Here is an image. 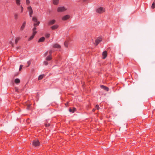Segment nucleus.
Wrapping results in <instances>:
<instances>
[{
  "instance_id": "f257e3e1",
  "label": "nucleus",
  "mask_w": 155,
  "mask_h": 155,
  "mask_svg": "<svg viewBox=\"0 0 155 155\" xmlns=\"http://www.w3.org/2000/svg\"><path fill=\"white\" fill-rule=\"evenodd\" d=\"M32 21L35 23L34 24V27H36L39 25L40 22L38 21L37 18L35 17H34L32 18Z\"/></svg>"
},
{
  "instance_id": "f03ea898",
  "label": "nucleus",
  "mask_w": 155,
  "mask_h": 155,
  "mask_svg": "<svg viewBox=\"0 0 155 155\" xmlns=\"http://www.w3.org/2000/svg\"><path fill=\"white\" fill-rule=\"evenodd\" d=\"M67 8L64 6L59 7L57 8V11L58 12H61L65 11Z\"/></svg>"
},
{
  "instance_id": "7ed1b4c3",
  "label": "nucleus",
  "mask_w": 155,
  "mask_h": 155,
  "mask_svg": "<svg viewBox=\"0 0 155 155\" xmlns=\"http://www.w3.org/2000/svg\"><path fill=\"white\" fill-rule=\"evenodd\" d=\"M104 11V9L101 7L98 8L96 10V12L99 13H103Z\"/></svg>"
},
{
  "instance_id": "20e7f679",
  "label": "nucleus",
  "mask_w": 155,
  "mask_h": 155,
  "mask_svg": "<svg viewBox=\"0 0 155 155\" xmlns=\"http://www.w3.org/2000/svg\"><path fill=\"white\" fill-rule=\"evenodd\" d=\"M30 17H31L33 13V11L31 6H29L28 8Z\"/></svg>"
},
{
  "instance_id": "39448f33",
  "label": "nucleus",
  "mask_w": 155,
  "mask_h": 155,
  "mask_svg": "<svg viewBox=\"0 0 155 155\" xmlns=\"http://www.w3.org/2000/svg\"><path fill=\"white\" fill-rule=\"evenodd\" d=\"M40 145V143L38 140H34L33 142V145L37 147L39 146Z\"/></svg>"
},
{
  "instance_id": "423d86ee",
  "label": "nucleus",
  "mask_w": 155,
  "mask_h": 155,
  "mask_svg": "<svg viewBox=\"0 0 155 155\" xmlns=\"http://www.w3.org/2000/svg\"><path fill=\"white\" fill-rule=\"evenodd\" d=\"M59 25H58L56 24L54 25L51 27V28L52 30H55L58 28Z\"/></svg>"
},
{
  "instance_id": "0eeeda50",
  "label": "nucleus",
  "mask_w": 155,
  "mask_h": 155,
  "mask_svg": "<svg viewBox=\"0 0 155 155\" xmlns=\"http://www.w3.org/2000/svg\"><path fill=\"white\" fill-rule=\"evenodd\" d=\"M70 18V16L69 15H66L63 16L62 19L63 21H65L68 19Z\"/></svg>"
},
{
  "instance_id": "6e6552de",
  "label": "nucleus",
  "mask_w": 155,
  "mask_h": 155,
  "mask_svg": "<svg viewBox=\"0 0 155 155\" xmlns=\"http://www.w3.org/2000/svg\"><path fill=\"white\" fill-rule=\"evenodd\" d=\"M56 22V20H52L50 21L48 23V25H52L54 24Z\"/></svg>"
},
{
  "instance_id": "1a4fd4ad",
  "label": "nucleus",
  "mask_w": 155,
  "mask_h": 155,
  "mask_svg": "<svg viewBox=\"0 0 155 155\" xmlns=\"http://www.w3.org/2000/svg\"><path fill=\"white\" fill-rule=\"evenodd\" d=\"M102 40V38H98L95 41L96 45H97L99 42Z\"/></svg>"
},
{
  "instance_id": "9d476101",
  "label": "nucleus",
  "mask_w": 155,
  "mask_h": 155,
  "mask_svg": "<svg viewBox=\"0 0 155 155\" xmlns=\"http://www.w3.org/2000/svg\"><path fill=\"white\" fill-rule=\"evenodd\" d=\"M107 53L106 51H104L102 53L103 58L105 59L107 56Z\"/></svg>"
},
{
  "instance_id": "9b49d317",
  "label": "nucleus",
  "mask_w": 155,
  "mask_h": 155,
  "mask_svg": "<svg viewBox=\"0 0 155 155\" xmlns=\"http://www.w3.org/2000/svg\"><path fill=\"white\" fill-rule=\"evenodd\" d=\"M26 25V22L25 21L23 22L21 27L20 30L21 31H22L24 29Z\"/></svg>"
},
{
  "instance_id": "f8f14e48",
  "label": "nucleus",
  "mask_w": 155,
  "mask_h": 155,
  "mask_svg": "<svg viewBox=\"0 0 155 155\" xmlns=\"http://www.w3.org/2000/svg\"><path fill=\"white\" fill-rule=\"evenodd\" d=\"M59 2V0H52V3L53 4L55 5H58Z\"/></svg>"
},
{
  "instance_id": "ddd939ff",
  "label": "nucleus",
  "mask_w": 155,
  "mask_h": 155,
  "mask_svg": "<svg viewBox=\"0 0 155 155\" xmlns=\"http://www.w3.org/2000/svg\"><path fill=\"white\" fill-rule=\"evenodd\" d=\"M36 27H34L32 29L33 34L35 35L37 33V31H36L37 28Z\"/></svg>"
},
{
  "instance_id": "4468645a",
  "label": "nucleus",
  "mask_w": 155,
  "mask_h": 155,
  "mask_svg": "<svg viewBox=\"0 0 155 155\" xmlns=\"http://www.w3.org/2000/svg\"><path fill=\"white\" fill-rule=\"evenodd\" d=\"M102 88V89H104V90H105V91H108V88L107 87H105L104 86V85H101L100 86Z\"/></svg>"
},
{
  "instance_id": "2eb2a0df",
  "label": "nucleus",
  "mask_w": 155,
  "mask_h": 155,
  "mask_svg": "<svg viewBox=\"0 0 155 155\" xmlns=\"http://www.w3.org/2000/svg\"><path fill=\"white\" fill-rule=\"evenodd\" d=\"M53 47L56 48H61V46L58 44H56L53 45Z\"/></svg>"
},
{
  "instance_id": "dca6fc26",
  "label": "nucleus",
  "mask_w": 155,
  "mask_h": 155,
  "mask_svg": "<svg viewBox=\"0 0 155 155\" xmlns=\"http://www.w3.org/2000/svg\"><path fill=\"white\" fill-rule=\"evenodd\" d=\"M45 40V38L44 37H42L39 39L38 42H43Z\"/></svg>"
},
{
  "instance_id": "f3484780",
  "label": "nucleus",
  "mask_w": 155,
  "mask_h": 155,
  "mask_svg": "<svg viewBox=\"0 0 155 155\" xmlns=\"http://www.w3.org/2000/svg\"><path fill=\"white\" fill-rule=\"evenodd\" d=\"M51 59V55L49 54V55L46 58V60L47 61H50Z\"/></svg>"
},
{
  "instance_id": "a211bd4d",
  "label": "nucleus",
  "mask_w": 155,
  "mask_h": 155,
  "mask_svg": "<svg viewBox=\"0 0 155 155\" xmlns=\"http://www.w3.org/2000/svg\"><path fill=\"white\" fill-rule=\"evenodd\" d=\"M76 110V109L75 108H73L72 109L71 108H70L69 109V111L70 112L73 113H74Z\"/></svg>"
},
{
  "instance_id": "6ab92c4d",
  "label": "nucleus",
  "mask_w": 155,
  "mask_h": 155,
  "mask_svg": "<svg viewBox=\"0 0 155 155\" xmlns=\"http://www.w3.org/2000/svg\"><path fill=\"white\" fill-rule=\"evenodd\" d=\"M20 82V80L18 78H16L15 80V82L16 84H19Z\"/></svg>"
},
{
  "instance_id": "aec40b11",
  "label": "nucleus",
  "mask_w": 155,
  "mask_h": 155,
  "mask_svg": "<svg viewBox=\"0 0 155 155\" xmlns=\"http://www.w3.org/2000/svg\"><path fill=\"white\" fill-rule=\"evenodd\" d=\"M16 3L18 5H19L20 4L21 0H15Z\"/></svg>"
},
{
  "instance_id": "412c9836",
  "label": "nucleus",
  "mask_w": 155,
  "mask_h": 155,
  "mask_svg": "<svg viewBox=\"0 0 155 155\" xmlns=\"http://www.w3.org/2000/svg\"><path fill=\"white\" fill-rule=\"evenodd\" d=\"M44 75L43 74L40 75L38 77V80H40L42 79L43 78Z\"/></svg>"
},
{
  "instance_id": "4be33fe9",
  "label": "nucleus",
  "mask_w": 155,
  "mask_h": 155,
  "mask_svg": "<svg viewBox=\"0 0 155 155\" xmlns=\"http://www.w3.org/2000/svg\"><path fill=\"white\" fill-rule=\"evenodd\" d=\"M35 35L32 34V35L29 38L28 41H30L33 39L34 38Z\"/></svg>"
},
{
  "instance_id": "5701e85b",
  "label": "nucleus",
  "mask_w": 155,
  "mask_h": 155,
  "mask_svg": "<svg viewBox=\"0 0 155 155\" xmlns=\"http://www.w3.org/2000/svg\"><path fill=\"white\" fill-rule=\"evenodd\" d=\"M20 38L19 37L17 38L15 40V43L16 44H17L18 42V41L19 40Z\"/></svg>"
},
{
  "instance_id": "b1692460",
  "label": "nucleus",
  "mask_w": 155,
  "mask_h": 155,
  "mask_svg": "<svg viewBox=\"0 0 155 155\" xmlns=\"http://www.w3.org/2000/svg\"><path fill=\"white\" fill-rule=\"evenodd\" d=\"M155 7V3L153 2L151 6V8L153 9Z\"/></svg>"
},
{
  "instance_id": "393cba45",
  "label": "nucleus",
  "mask_w": 155,
  "mask_h": 155,
  "mask_svg": "<svg viewBox=\"0 0 155 155\" xmlns=\"http://www.w3.org/2000/svg\"><path fill=\"white\" fill-rule=\"evenodd\" d=\"M68 41H65L64 43V45L65 47H67L68 46Z\"/></svg>"
},
{
  "instance_id": "a878e982",
  "label": "nucleus",
  "mask_w": 155,
  "mask_h": 155,
  "mask_svg": "<svg viewBox=\"0 0 155 155\" xmlns=\"http://www.w3.org/2000/svg\"><path fill=\"white\" fill-rule=\"evenodd\" d=\"M18 15L17 14H15L14 15L15 18V19H17L18 18Z\"/></svg>"
},
{
  "instance_id": "bb28decb",
  "label": "nucleus",
  "mask_w": 155,
  "mask_h": 155,
  "mask_svg": "<svg viewBox=\"0 0 155 155\" xmlns=\"http://www.w3.org/2000/svg\"><path fill=\"white\" fill-rule=\"evenodd\" d=\"M48 64V63L47 61H45L44 62V64L45 65H47Z\"/></svg>"
},
{
  "instance_id": "cd10ccee",
  "label": "nucleus",
  "mask_w": 155,
  "mask_h": 155,
  "mask_svg": "<svg viewBox=\"0 0 155 155\" xmlns=\"http://www.w3.org/2000/svg\"><path fill=\"white\" fill-rule=\"evenodd\" d=\"M20 8H21V12H22L23 11V8L21 5L20 6Z\"/></svg>"
},
{
  "instance_id": "c85d7f7f",
  "label": "nucleus",
  "mask_w": 155,
  "mask_h": 155,
  "mask_svg": "<svg viewBox=\"0 0 155 155\" xmlns=\"http://www.w3.org/2000/svg\"><path fill=\"white\" fill-rule=\"evenodd\" d=\"M23 66L22 65H20V68H19V71H20L22 69Z\"/></svg>"
},
{
  "instance_id": "c756f323",
  "label": "nucleus",
  "mask_w": 155,
  "mask_h": 155,
  "mask_svg": "<svg viewBox=\"0 0 155 155\" xmlns=\"http://www.w3.org/2000/svg\"><path fill=\"white\" fill-rule=\"evenodd\" d=\"M26 3L27 4H28L30 3V1L29 0H26Z\"/></svg>"
},
{
  "instance_id": "7c9ffc66",
  "label": "nucleus",
  "mask_w": 155,
  "mask_h": 155,
  "mask_svg": "<svg viewBox=\"0 0 155 155\" xmlns=\"http://www.w3.org/2000/svg\"><path fill=\"white\" fill-rule=\"evenodd\" d=\"M96 107L97 110H99L100 108L99 107L98 105H97Z\"/></svg>"
},
{
  "instance_id": "2f4dec72",
  "label": "nucleus",
  "mask_w": 155,
  "mask_h": 155,
  "mask_svg": "<svg viewBox=\"0 0 155 155\" xmlns=\"http://www.w3.org/2000/svg\"><path fill=\"white\" fill-rule=\"evenodd\" d=\"M9 44H11L12 45V47L13 46V44L12 43V41H10L9 42Z\"/></svg>"
},
{
  "instance_id": "473e14b6",
  "label": "nucleus",
  "mask_w": 155,
  "mask_h": 155,
  "mask_svg": "<svg viewBox=\"0 0 155 155\" xmlns=\"http://www.w3.org/2000/svg\"><path fill=\"white\" fill-rule=\"evenodd\" d=\"M50 35V34H47L46 35V37L47 38H48V37H49Z\"/></svg>"
},
{
  "instance_id": "72a5a7b5",
  "label": "nucleus",
  "mask_w": 155,
  "mask_h": 155,
  "mask_svg": "<svg viewBox=\"0 0 155 155\" xmlns=\"http://www.w3.org/2000/svg\"><path fill=\"white\" fill-rule=\"evenodd\" d=\"M48 52H46L44 54V56H46L48 54Z\"/></svg>"
},
{
  "instance_id": "f704fd0d",
  "label": "nucleus",
  "mask_w": 155,
  "mask_h": 155,
  "mask_svg": "<svg viewBox=\"0 0 155 155\" xmlns=\"http://www.w3.org/2000/svg\"><path fill=\"white\" fill-rule=\"evenodd\" d=\"M30 106V104H28L27 105V109H29V107Z\"/></svg>"
},
{
  "instance_id": "c9c22d12",
  "label": "nucleus",
  "mask_w": 155,
  "mask_h": 155,
  "mask_svg": "<svg viewBox=\"0 0 155 155\" xmlns=\"http://www.w3.org/2000/svg\"><path fill=\"white\" fill-rule=\"evenodd\" d=\"M15 91H16V92L18 91V89L17 88H16V87L15 88Z\"/></svg>"
},
{
  "instance_id": "e433bc0d",
  "label": "nucleus",
  "mask_w": 155,
  "mask_h": 155,
  "mask_svg": "<svg viewBox=\"0 0 155 155\" xmlns=\"http://www.w3.org/2000/svg\"><path fill=\"white\" fill-rule=\"evenodd\" d=\"M50 125V124H45V126L46 127H47L48 126H49Z\"/></svg>"
},
{
  "instance_id": "4c0bfd02",
  "label": "nucleus",
  "mask_w": 155,
  "mask_h": 155,
  "mask_svg": "<svg viewBox=\"0 0 155 155\" xmlns=\"http://www.w3.org/2000/svg\"><path fill=\"white\" fill-rule=\"evenodd\" d=\"M49 53L51 55V53H52V50H50L49 52Z\"/></svg>"
},
{
  "instance_id": "58836bf2",
  "label": "nucleus",
  "mask_w": 155,
  "mask_h": 155,
  "mask_svg": "<svg viewBox=\"0 0 155 155\" xmlns=\"http://www.w3.org/2000/svg\"><path fill=\"white\" fill-rule=\"evenodd\" d=\"M27 63L28 64V66H27V67H28L30 65V63L29 61H28L27 62Z\"/></svg>"
},
{
  "instance_id": "ea45409f",
  "label": "nucleus",
  "mask_w": 155,
  "mask_h": 155,
  "mask_svg": "<svg viewBox=\"0 0 155 155\" xmlns=\"http://www.w3.org/2000/svg\"><path fill=\"white\" fill-rule=\"evenodd\" d=\"M20 48V47L19 46V47H17L16 48V49H19Z\"/></svg>"
},
{
  "instance_id": "a19ab883",
  "label": "nucleus",
  "mask_w": 155,
  "mask_h": 155,
  "mask_svg": "<svg viewBox=\"0 0 155 155\" xmlns=\"http://www.w3.org/2000/svg\"><path fill=\"white\" fill-rule=\"evenodd\" d=\"M95 110V109H93V110H92V111L94 112Z\"/></svg>"
},
{
  "instance_id": "79ce46f5",
  "label": "nucleus",
  "mask_w": 155,
  "mask_h": 155,
  "mask_svg": "<svg viewBox=\"0 0 155 155\" xmlns=\"http://www.w3.org/2000/svg\"><path fill=\"white\" fill-rule=\"evenodd\" d=\"M29 120V119H28L27 120V122H28V123H29V121H28Z\"/></svg>"
},
{
  "instance_id": "37998d69",
  "label": "nucleus",
  "mask_w": 155,
  "mask_h": 155,
  "mask_svg": "<svg viewBox=\"0 0 155 155\" xmlns=\"http://www.w3.org/2000/svg\"><path fill=\"white\" fill-rule=\"evenodd\" d=\"M86 0H84V1H86Z\"/></svg>"
}]
</instances>
